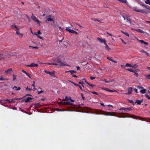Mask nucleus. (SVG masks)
I'll return each mask as SVG.
<instances>
[{"label": "nucleus", "mask_w": 150, "mask_h": 150, "mask_svg": "<svg viewBox=\"0 0 150 150\" xmlns=\"http://www.w3.org/2000/svg\"><path fill=\"white\" fill-rule=\"evenodd\" d=\"M13 81H15L16 79V76L14 74H13Z\"/></svg>", "instance_id": "nucleus-26"}, {"label": "nucleus", "mask_w": 150, "mask_h": 150, "mask_svg": "<svg viewBox=\"0 0 150 150\" xmlns=\"http://www.w3.org/2000/svg\"><path fill=\"white\" fill-rule=\"evenodd\" d=\"M103 81H104L106 83H109L110 82V81H107V80L105 79L103 80Z\"/></svg>", "instance_id": "nucleus-44"}, {"label": "nucleus", "mask_w": 150, "mask_h": 150, "mask_svg": "<svg viewBox=\"0 0 150 150\" xmlns=\"http://www.w3.org/2000/svg\"><path fill=\"white\" fill-rule=\"evenodd\" d=\"M134 90L135 92L136 93H138V91H137L138 90H137V89H136V88H134Z\"/></svg>", "instance_id": "nucleus-53"}, {"label": "nucleus", "mask_w": 150, "mask_h": 150, "mask_svg": "<svg viewBox=\"0 0 150 150\" xmlns=\"http://www.w3.org/2000/svg\"><path fill=\"white\" fill-rule=\"evenodd\" d=\"M77 25H78V26H79L80 27H81V28H83V27L82 26H81L80 24H78L77 23H76Z\"/></svg>", "instance_id": "nucleus-59"}, {"label": "nucleus", "mask_w": 150, "mask_h": 150, "mask_svg": "<svg viewBox=\"0 0 150 150\" xmlns=\"http://www.w3.org/2000/svg\"><path fill=\"white\" fill-rule=\"evenodd\" d=\"M13 71L12 68H10L5 71V72L7 74H10Z\"/></svg>", "instance_id": "nucleus-11"}, {"label": "nucleus", "mask_w": 150, "mask_h": 150, "mask_svg": "<svg viewBox=\"0 0 150 150\" xmlns=\"http://www.w3.org/2000/svg\"><path fill=\"white\" fill-rule=\"evenodd\" d=\"M92 93L93 94H95V95H98V93L97 92H95V91L92 92Z\"/></svg>", "instance_id": "nucleus-38"}, {"label": "nucleus", "mask_w": 150, "mask_h": 150, "mask_svg": "<svg viewBox=\"0 0 150 150\" xmlns=\"http://www.w3.org/2000/svg\"><path fill=\"white\" fill-rule=\"evenodd\" d=\"M51 15H49L47 17H46V18L47 19V21H52L53 22V23H51V25H53L54 24V19L53 18H51Z\"/></svg>", "instance_id": "nucleus-5"}, {"label": "nucleus", "mask_w": 150, "mask_h": 150, "mask_svg": "<svg viewBox=\"0 0 150 150\" xmlns=\"http://www.w3.org/2000/svg\"><path fill=\"white\" fill-rule=\"evenodd\" d=\"M126 70L131 72H135V70L132 69L128 68Z\"/></svg>", "instance_id": "nucleus-19"}, {"label": "nucleus", "mask_w": 150, "mask_h": 150, "mask_svg": "<svg viewBox=\"0 0 150 150\" xmlns=\"http://www.w3.org/2000/svg\"><path fill=\"white\" fill-rule=\"evenodd\" d=\"M123 17L126 22H129L130 24L131 23V19L129 18V16H126V17L123 16Z\"/></svg>", "instance_id": "nucleus-6"}, {"label": "nucleus", "mask_w": 150, "mask_h": 150, "mask_svg": "<svg viewBox=\"0 0 150 150\" xmlns=\"http://www.w3.org/2000/svg\"><path fill=\"white\" fill-rule=\"evenodd\" d=\"M133 9L134 11L136 12L142 13H143L147 14L148 13H149L148 12L146 11L145 10L138 9L136 6L133 7Z\"/></svg>", "instance_id": "nucleus-2"}, {"label": "nucleus", "mask_w": 150, "mask_h": 150, "mask_svg": "<svg viewBox=\"0 0 150 150\" xmlns=\"http://www.w3.org/2000/svg\"><path fill=\"white\" fill-rule=\"evenodd\" d=\"M11 28L12 29L15 28H16L17 30L18 29L16 25H12L11 26Z\"/></svg>", "instance_id": "nucleus-29"}, {"label": "nucleus", "mask_w": 150, "mask_h": 150, "mask_svg": "<svg viewBox=\"0 0 150 150\" xmlns=\"http://www.w3.org/2000/svg\"><path fill=\"white\" fill-rule=\"evenodd\" d=\"M130 115V117H137V116H133V115Z\"/></svg>", "instance_id": "nucleus-57"}, {"label": "nucleus", "mask_w": 150, "mask_h": 150, "mask_svg": "<svg viewBox=\"0 0 150 150\" xmlns=\"http://www.w3.org/2000/svg\"><path fill=\"white\" fill-rule=\"evenodd\" d=\"M18 35H19V37L20 38H22L23 36V35L21 33H20Z\"/></svg>", "instance_id": "nucleus-45"}, {"label": "nucleus", "mask_w": 150, "mask_h": 150, "mask_svg": "<svg viewBox=\"0 0 150 150\" xmlns=\"http://www.w3.org/2000/svg\"><path fill=\"white\" fill-rule=\"evenodd\" d=\"M137 88L139 89H142V88H143V87L141 86H138L137 87Z\"/></svg>", "instance_id": "nucleus-40"}, {"label": "nucleus", "mask_w": 150, "mask_h": 150, "mask_svg": "<svg viewBox=\"0 0 150 150\" xmlns=\"http://www.w3.org/2000/svg\"><path fill=\"white\" fill-rule=\"evenodd\" d=\"M124 35L127 36L128 37H129V35L126 32H125V33H124Z\"/></svg>", "instance_id": "nucleus-49"}, {"label": "nucleus", "mask_w": 150, "mask_h": 150, "mask_svg": "<svg viewBox=\"0 0 150 150\" xmlns=\"http://www.w3.org/2000/svg\"><path fill=\"white\" fill-rule=\"evenodd\" d=\"M42 33L40 31V30H38V32H37V34H35L36 35V34H38V35H39V34H41Z\"/></svg>", "instance_id": "nucleus-43"}, {"label": "nucleus", "mask_w": 150, "mask_h": 150, "mask_svg": "<svg viewBox=\"0 0 150 150\" xmlns=\"http://www.w3.org/2000/svg\"><path fill=\"white\" fill-rule=\"evenodd\" d=\"M72 76L74 77H76V78H77L78 77L77 76H76V75H75V74L72 75Z\"/></svg>", "instance_id": "nucleus-63"}, {"label": "nucleus", "mask_w": 150, "mask_h": 150, "mask_svg": "<svg viewBox=\"0 0 150 150\" xmlns=\"http://www.w3.org/2000/svg\"><path fill=\"white\" fill-rule=\"evenodd\" d=\"M105 90L111 92H115L116 91L115 90H110L108 88H106L105 89Z\"/></svg>", "instance_id": "nucleus-22"}, {"label": "nucleus", "mask_w": 150, "mask_h": 150, "mask_svg": "<svg viewBox=\"0 0 150 150\" xmlns=\"http://www.w3.org/2000/svg\"><path fill=\"white\" fill-rule=\"evenodd\" d=\"M135 31H136L137 32L144 33V32L142 30L140 29H136L135 30Z\"/></svg>", "instance_id": "nucleus-17"}, {"label": "nucleus", "mask_w": 150, "mask_h": 150, "mask_svg": "<svg viewBox=\"0 0 150 150\" xmlns=\"http://www.w3.org/2000/svg\"><path fill=\"white\" fill-rule=\"evenodd\" d=\"M29 47H32L33 48H34V49H38V47L36 46V47H33L31 46H29Z\"/></svg>", "instance_id": "nucleus-32"}, {"label": "nucleus", "mask_w": 150, "mask_h": 150, "mask_svg": "<svg viewBox=\"0 0 150 150\" xmlns=\"http://www.w3.org/2000/svg\"><path fill=\"white\" fill-rule=\"evenodd\" d=\"M43 92H44V91H38V94H40V93H43Z\"/></svg>", "instance_id": "nucleus-37"}, {"label": "nucleus", "mask_w": 150, "mask_h": 150, "mask_svg": "<svg viewBox=\"0 0 150 150\" xmlns=\"http://www.w3.org/2000/svg\"><path fill=\"white\" fill-rule=\"evenodd\" d=\"M14 88H16V90H17V91H18V90H20L21 89V88L20 87H18V88H17L16 86H14L13 87V89H14Z\"/></svg>", "instance_id": "nucleus-23"}, {"label": "nucleus", "mask_w": 150, "mask_h": 150, "mask_svg": "<svg viewBox=\"0 0 150 150\" xmlns=\"http://www.w3.org/2000/svg\"><path fill=\"white\" fill-rule=\"evenodd\" d=\"M90 78L91 80H93L95 79L96 78L95 77H93L91 76H90Z\"/></svg>", "instance_id": "nucleus-48"}, {"label": "nucleus", "mask_w": 150, "mask_h": 150, "mask_svg": "<svg viewBox=\"0 0 150 150\" xmlns=\"http://www.w3.org/2000/svg\"><path fill=\"white\" fill-rule=\"evenodd\" d=\"M44 72L47 74H49L51 76H53L54 77V75L55 74V71H54L52 72H51L49 71H48L46 70H45L44 71Z\"/></svg>", "instance_id": "nucleus-7"}, {"label": "nucleus", "mask_w": 150, "mask_h": 150, "mask_svg": "<svg viewBox=\"0 0 150 150\" xmlns=\"http://www.w3.org/2000/svg\"><path fill=\"white\" fill-rule=\"evenodd\" d=\"M87 84H88L91 87H93V86H95L89 83H87Z\"/></svg>", "instance_id": "nucleus-34"}, {"label": "nucleus", "mask_w": 150, "mask_h": 150, "mask_svg": "<svg viewBox=\"0 0 150 150\" xmlns=\"http://www.w3.org/2000/svg\"><path fill=\"white\" fill-rule=\"evenodd\" d=\"M135 74H134V75L136 76H138V73H137V72H135Z\"/></svg>", "instance_id": "nucleus-54"}, {"label": "nucleus", "mask_w": 150, "mask_h": 150, "mask_svg": "<svg viewBox=\"0 0 150 150\" xmlns=\"http://www.w3.org/2000/svg\"><path fill=\"white\" fill-rule=\"evenodd\" d=\"M147 78L148 79H149V78H150V74H148L147 76Z\"/></svg>", "instance_id": "nucleus-52"}, {"label": "nucleus", "mask_w": 150, "mask_h": 150, "mask_svg": "<svg viewBox=\"0 0 150 150\" xmlns=\"http://www.w3.org/2000/svg\"><path fill=\"white\" fill-rule=\"evenodd\" d=\"M85 68L89 70L92 68V66L87 62L85 66Z\"/></svg>", "instance_id": "nucleus-9"}, {"label": "nucleus", "mask_w": 150, "mask_h": 150, "mask_svg": "<svg viewBox=\"0 0 150 150\" xmlns=\"http://www.w3.org/2000/svg\"><path fill=\"white\" fill-rule=\"evenodd\" d=\"M38 65L35 64L34 63H32L30 65H26L27 67H38Z\"/></svg>", "instance_id": "nucleus-12"}, {"label": "nucleus", "mask_w": 150, "mask_h": 150, "mask_svg": "<svg viewBox=\"0 0 150 150\" xmlns=\"http://www.w3.org/2000/svg\"><path fill=\"white\" fill-rule=\"evenodd\" d=\"M26 90L27 91H30L31 90V89L30 88H28V86L27 87V88H26Z\"/></svg>", "instance_id": "nucleus-41"}, {"label": "nucleus", "mask_w": 150, "mask_h": 150, "mask_svg": "<svg viewBox=\"0 0 150 150\" xmlns=\"http://www.w3.org/2000/svg\"><path fill=\"white\" fill-rule=\"evenodd\" d=\"M40 39H42V40L43 39V38L42 37H41V36H40L39 35H38V34H36V35Z\"/></svg>", "instance_id": "nucleus-33"}, {"label": "nucleus", "mask_w": 150, "mask_h": 150, "mask_svg": "<svg viewBox=\"0 0 150 150\" xmlns=\"http://www.w3.org/2000/svg\"><path fill=\"white\" fill-rule=\"evenodd\" d=\"M105 45V48L106 50H110V49L108 47V45H107L106 43V44H104Z\"/></svg>", "instance_id": "nucleus-21"}, {"label": "nucleus", "mask_w": 150, "mask_h": 150, "mask_svg": "<svg viewBox=\"0 0 150 150\" xmlns=\"http://www.w3.org/2000/svg\"><path fill=\"white\" fill-rule=\"evenodd\" d=\"M97 39L100 42L102 43H103L104 44H106V40L105 39H102L99 38H97Z\"/></svg>", "instance_id": "nucleus-13"}, {"label": "nucleus", "mask_w": 150, "mask_h": 150, "mask_svg": "<svg viewBox=\"0 0 150 150\" xmlns=\"http://www.w3.org/2000/svg\"><path fill=\"white\" fill-rule=\"evenodd\" d=\"M66 73L70 72L71 73V74H72L73 73H76V71L74 70H70L66 71Z\"/></svg>", "instance_id": "nucleus-18"}, {"label": "nucleus", "mask_w": 150, "mask_h": 150, "mask_svg": "<svg viewBox=\"0 0 150 150\" xmlns=\"http://www.w3.org/2000/svg\"><path fill=\"white\" fill-rule=\"evenodd\" d=\"M27 96H32V95L29 94H26V95L24 96V97H25Z\"/></svg>", "instance_id": "nucleus-55"}, {"label": "nucleus", "mask_w": 150, "mask_h": 150, "mask_svg": "<svg viewBox=\"0 0 150 150\" xmlns=\"http://www.w3.org/2000/svg\"><path fill=\"white\" fill-rule=\"evenodd\" d=\"M121 109H127V110H131V108H121Z\"/></svg>", "instance_id": "nucleus-25"}, {"label": "nucleus", "mask_w": 150, "mask_h": 150, "mask_svg": "<svg viewBox=\"0 0 150 150\" xmlns=\"http://www.w3.org/2000/svg\"><path fill=\"white\" fill-rule=\"evenodd\" d=\"M78 83H79V84H82L83 83V81H79V82Z\"/></svg>", "instance_id": "nucleus-64"}, {"label": "nucleus", "mask_w": 150, "mask_h": 150, "mask_svg": "<svg viewBox=\"0 0 150 150\" xmlns=\"http://www.w3.org/2000/svg\"><path fill=\"white\" fill-rule=\"evenodd\" d=\"M106 33L109 36H112V34L111 33H108V32L107 31L106 32Z\"/></svg>", "instance_id": "nucleus-47"}, {"label": "nucleus", "mask_w": 150, "mask_h": 150, "mask_svg": "<svg viewBox=\"0 0 150 150\" xmlns=\"http://www.w3.org/2000/svg\"><path fill=\"white\" fill-rule=\"evenodd\" d=\"M33 99V98L30 97H28L26 99H23V101L25 102L26 103H27L28 102H31V101H30V100H32Z\"/></svg>", "instance_id": "nucleus-8"}, {"label": "nucleus", "mask_w": 150, "mask_h": 150, "mask_svg": "<svg viewBox=\"0 0 150 150\" xmlns=\"http://www.w3.org/2000/svg\"><path fill=\"white\" fill-rule=\"evenodd\" d=\"M6 80V79L3 78L2 76H1V78H0V80Z\"/></svg>", "instance_id": "nucleus-35"}, {"label": "nucleus", "mask_w": 150, "mask_h": 150, "mask_svg": "<svg viewBox=\"0 0 150 150\" xmlns=\"http://www.w3.org/2000/svg\"><path fill=\"white\" fill-rule=\"evenodd\" d=\"M69 32L71 33H72L73 34H74V32L75 31V30H69Z\"/></svg>", "instance_id": "nucleus-30"}, {"label": "nucleus", "mask_w": 150, "mask_h": 150, "mask_svg": "<svg viewBox=\"0 0 150 150\" xmlns=\"http://www.w3.org/2000/svg\"><path fill=\"white\" fill-rule=\"evenodd\" d=\"M128 94H131L132 93V87H129L128 88Z\"/></svg>", "instance_id": "nucleus-15"}, {"label": "nucleus", "mask_w": 150, "mask_h": 150, "mask_svg": "<svg viewBox=\"0 0 150 150\" xmlns=\"http://www.w3.org/2000/svg\"><path fill=\"white\" fill-rule=\"evenodd\" d=\"M53 62L54 63L58 64L57 65L59 66H64L65 65L59 59H55L53 60Z\"/></svg>", "instance_id": "nucleus-3"}, {"label": "nucleus", "mask_w": 150, "mask_h": 150, "mask_svg": "<svg viewBox=\"0 0 150 150\" xmlns=\"http://www.w3.org/2000/svg\"><path fill=\"white\" fill-rule=\"evenodd\" d=\"M61 104L63 105H72L73 103L68 102H62L61 103Z\"/></svg>", "instance_id": "nucleus-10"}, {"label": "nucleus", "mask_w": 150, "mask_h": 150, "mask_svg": "<svg viewBox=\"0 0 150 150\" xmlns=\"http://www.w3.org/2000/svg\"><path fill=\"white\" fill-rule=\"evenodd\" d=\"M22 71L25 74H27V72L26 71L24 70H22Z\"/></svg>", "instance_id": "nucleus-58"}, {"label": "nucleus", "mask_w": 150, "mask_h": 150, "mask_svg": "<svg viewBox=\"0 0 150 150\" xmlns=\"http://www.w3.org/2000/svg\"><path fill=\"white\" fill-rule=\"evenodd\" d=\"M141 5L143 7L145 8H146L148 9H149V8L148 7V6L146 5L142 4Z\"/></svg>", "instance_id": "nucleus-24"}, {"label": "nucleus", "mask_w": 150, "mask_h": 150, "mask_svg": "<svg viewBox=\"0 0 150 150\" xmlns=\"http://www.w3.org/2000/svg\"><path fill=\"white\" fill-rule=\"evenodd\" d=\"M143 101V100H137L135 101V103L137 105H141V103Z\"/></svg>", "instance_id": "nucleus-14"}, {"label": "nucleus", "mask_w": 150, "mask_h": 150, "mask_svg": "<svg viewBox=\"0 0 150 150\" xmlns=\"http://www.w3.org/2000/svg\"><path fill=\"white\" fill-rule=\"evenodd\" d=\"M145 53L148 56H149L150 55L147 52H146Z\"/></svg>", "instance_id": "nucleus-56"}, {"label": "nucleus", "mask_w": 150, "mask_h": 150, "mask_svg": "<svg viewBox=\"0 0 150 150\" xmlns=\"http://www.w3.org/2000/svg\"><path fill=\"white\" fill-rule=\"evenodd\" d=\"M125 66L127 67H132L130 64H129L128 63L126 64H125Z\"/></svg>", "instance_id": "nucleus-31"}, {"label": "nucleus", "mask_w": 150, "mask_h": 150, "mask_svg": "<svg viewBox=\"0 0 150 150\" xmlns=\"http://www.w3.org/2000/svg\"><path fill=\"white\" fill-rule=\"evenodd\" d=\"M100 105H101L103 107H105V105H104V104L103 103H100Z\"/></svg>", "instance_id": "nucleus-62"}, {"label": "nucleus", "mask_w": 150, "mask_h": 150, "mask_svg": "<svg viewBox=\"0 0 150 150\" xmlns=\"http://www.w3.org/2000/svg\"><path fill=\"white\" fill-rule=\"evenodd\" d=\"M145 2L146 4H147L150 5V0H146L145 1Z\"/></svg>", "instance_id": "nucleus-28"}, {"label": "nucleus", "mask_w": 150, "mask_h": 150, "mask_svg": "<svg viewBox=\"0 0 150 150\" xmlns=\"http://www.w3.org/2000/svg\"><path fill=\"white\" fill-rule=\"evenodd\" d=\"M26 74L30 78H31L30 77V75L28 73H27V74Z\"/></svg>", "instance_id": "nucleus-60"}, {"label": "nucleus", "mask_w": 150, "mask_h": 150, "mask_svg": "<svg viewBox=\"0 0 150 150\" xmlns=\"http://www.w3.org/2000/svg\"><path fill=\"white\" fill-rule=\"evenodd\" d=\"M146 90L144 89L143 88L140 91V92L141 93H146Z\"/></svg>", "instance_id": "nucleus-16"}, {"label": "nucleus", "mask_w": 150, "mask_h": 150, "mask_svg": "<svg viewBox=\"0 0 150 150\" xmlns=\"http://www.w3.org/2000/svg\"><path fill=\"white\" fill-rule=\"evenodd\" d=\"M18 30H17L16 31V33L18 35H19L20 33H19V29H18Z\"/></svg>", "instance_id": "nucleus-50"}, {"label": "nucleus", "mask_w": 150, "mask_h": 150, "mask_svg": "<svg viewBox=\"0 0 150 150\" xmlns=\"http://www.w3.org/2000/svg\"><path fill=\"white\" fill-rule=\"evenodd\" d=\"M39 104H40V103H35L34 105H35V107H38V106H39Z\"/></svg>", "instance_id": "nucleus-36"}, {"label": "nucleus", "mask_w": 150, "mask_h": 150, "mask_svg": "<svg viewBox=\"0 0 150 150\" xmlns=\"http://www.w3.org/2000/svg\"><path fill=\"white\" fill-rule=\"evenodd\" d=\"M139 41L142 44L144 43V41L142 40H140Z\"/></svg>", "instance_id": "nucleus-51"}, {"label": "nucleus", "mask_w": 150, "mask_h": 150, "mask_svg": "<svg viewBox=\"0 0 150 150\" xmlns=\"http://www.w3.org/2000/svg\"><path fill=\"white\" fill-rule=\"evenodd\" d=\"M58 64H57V63H48V65H58Z\"/></svg>", "instance_id": "nucleus-27"}, {"label": "nucleus", "mask_w": 150, "mask_h": 150, "mask_svg": "<svg viewBox=\"0 0 150 150\" xmlns=\"http://www.w3.org/2000/svg\"><path fill=\"white\" fill-rule=\"evenodd\" d=\"M145 96L148 98L149 99V98H150V97H149L148 95L146 94Z\"/></svg>", "instance_id": "nucleus-61"}, {"label": "nucleus", "mask_w": 150, "mask_h": 150, "mask_svg": "<svg viewBox=\"0 0 150 150\" xmlns=\"http://www.w3.org/2000/svg\"><path fill=\"white\" fill-rule=\"evenodd\" d=\"M31 18L33 20L38 23L39 25H40V23L41 22L36 17L34 16L33 14V13H32V16H31Z\"/></svg>", "instance_id": "nucleus-4"}, {"label": "nucleus", "mask_w": 150, "mask_h": 150, "mask_svg": "<svg viewBox=\"0 0 150 150\" xmlns=\"http://www.w3.org/2000/svg\"><path fill=\"white\" fill-rule=\"evenodd\" d=\"M115 112H108L106 111H102L101 110H95V112H94V113L96 114H99V115H110V116H116L117 117H119L118 116H117L115 115Z\"/></svg>", "instance_id": "nucleus-1"}, {"label": "nucleus", "mask_w": 150, "mask_h": 150, "mask_svg": "<svg viewBox=\"0 0 150 150\" xmlns=\"http://www.w3.org/2000/svg\"><path fill=\"white\" fill-rule=\"evenodd\" d=\"M81 96H82V97L83 100H85V98L83 96V94L82 93H81Z\"/></svg>", "instance_id": "nucleus-39"}, {"label": "nucleus", "mask_w": 150, "mask_h": 150, "mask_svg": "<svg viewBox=\"0 0 150 150\" xmlns=\"http://www.w3.org/2000/svg\"><path fill=\"white\" fill-rule=\"evenodd\" d=\"M129 100V102L130 103H134V102L132 100Z\"/></svg>", "instance_id": "nucleus-42"}, {"label": "nucleus", "mask_w": 150, "mask_h": 150, "mask_svg": "<svg viewBox=\"0 0 150 150\" xmlns=\"http://www.w3.org/2000/svg\"><path fill=\"white\" fill-rule=\"evenodd\" d=\"M71 98V97H67L66 96L64 100H70Z\"/></svg>", "instance_id": "nucleus-20"}, {"label": "nucleus", "mask_w": 150, "mask_h": 150, "mask_svg": "<svg viewBox=\"0 0 150 150\" xmlns=\"http://www.w3.org/2000/svg\"><path fill=\"white\" fill-rule=\"evenodd\" d=\"M69 27H67L66 28V30L68 31L69 32V30H71Z\"/></svg>", "instance_id": "nucleus-46"}]
</instances>
